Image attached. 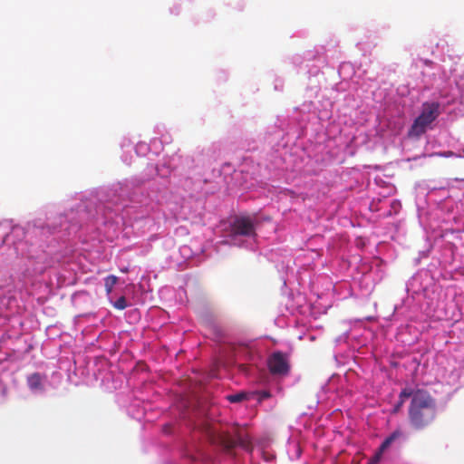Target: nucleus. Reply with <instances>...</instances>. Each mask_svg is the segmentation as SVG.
I'll use <instances>...</instances> for the list:
<instances>
[{
	"label": "nucleus",
	"mask_w": 464,
	"mask_h": 464,
	"mask_svg": "<svg viewBox=\"0 0 464 464\" xmlns=\"http://www.w3.org/2000/svg\"><path fill=\"white\" fill-rule=\"evenodd\" d=\"M87 345L83 346L82 353L73 354V368L69 370L67 382L78 386L84 384L87 380Z\"/></svg>",
	"instance_id": "6"
},
{
	"label": "nucleus",
	"mask_w": 464,
	"mask_h": 464,
	"mask_svg": "<svg viewBox=\"0 0 464 464\" xmlns=\"http://www.w3.org/2000/svg\"><path fill=\"white\" fill-rule=\"evenodd\" d=\"M402 432L400 430H394L388 436L381 444L377 452L369 459L368 464H377L380 462L382 453L394 442L396 440L402 437Z\"/></svg>",
	"instance_id": "9"
},
{
	"label": "nucleus",
	"mask_w": 464,
	"mask_h": 464,
	"mask_svg": "<svg viewBox=\"0 0 464 464\" xmlns=\"http://www.w3.org/2000/svg\"><path fill=\"white\" fill-rule=\"evenodd\" d=\"M14 301V297L11 295H7L5 294V291L2 287H0V314H2L5 310L11 306Z\"/></svg>",
	"instance_id": "11"
},
{
	"label": "nucleus",
	"mask_w": 464,
	"mask_h": 464,
	"mask_svg": "<svg viewBox=\"0 0 464 464\" xmlns=\"http://www.w3.org/2000/svg\"><path fill=\"white\" fill-rule=\"evenodd\" d=\"M269 371L274 375H286L289 372L290 365L285 353L275 352L268 360Z\"/></svg>",
	"instance_id": "8"
},
{
	"label": "nucleus",
	"mask_w": 464,
	"mask_h": 464,
	"mask_svg": "<svg viewBox=\"0 0 464 464\" xmlns=\"http://www.w3.org/2000/svg\"><path fill=\"white\" fill-rule=\"evenodd\" d=\"M436 418V403L430 393L416 390L409 407L410 423L418 430L429 426Z\"/></svg>",
	"instance_id": "3"
},
{
	"label": "nucleus",
	"mask_w": 464,
	"mask_h": 464,
	"mask_svg": "<svg viewBox=\"0 0 464 464\" xmlns=\"http://www.w3.org/2000/svg\"><path fill=\"white\" fill-rule=\"evenodd\" d=\"M415 392L416 391H413L410 388L403 389L401 392L400 396H399V398H400L399 406H401L404 402L405 399L410 398V397H411V399H412L415 394Z\"/></svg>",
	"instance_id": "14"
},
{
	"label": "nucleus",
	"mask_w": 464,
	"mask_h": 464,
	"mask_svg": "<svg viewBox=\"0 0 464 464\" xmlns=\"http://www.w3.org/2000/svg\"><path fill=\"white\" fill-rule=\"evenodd\" d=\"M84 317H87L86 313H82V314H80L74 316L73 331L75 332V339H78L79 335L81 336V339H83L87 334V325L82 324L81 323V320Z\"/></svg>",
	"instance_id": "10"
},
{
	"label": "nucleus",
	"mask_w": 464,
	"mask_h": 464,
	"mask_svg": "<svg viewBox=\"0 0 464 464\" xmlns=\"http://www.w3.org/2000/svg\"><path fill=\"white\" fill-rule=\"evenodd\" d=\"M258 401H263L271 397V393L268 391H261L257 393Z\"/></svg>",
	"instance_id": "17"
},
{
	"label": "nucleus",
	"mask_w": 464,
	"mask_h": 464,
	"mask_svg": "<svg viewBox=\"0 0 464 464\" xmlns=\"http://www.w3.org/2000/svg\"><path fill=\"white\" fill-rule=\"evenodd\" d=\"M438 102L424 103L421 113L415 119L411 127L410 134L420 136L426 131L427 127L433 122L440 114Z\"/></svg>",
	"instance_id": "4"
},
{
	"label": "nucleus",
	"mask_w": 464,
	"mask_h": 464,
	"mask_svg": "<svg viewBox=\"0 0 464 464\" xmlns=\"http://www.w3.org/2000/svg\"><path fill=\"white\" fill-rule=\"evenodd\" d=\"M117 282H118V277L115 276H112V275L108 276L105 278L104 286H105V290H106L107 294L111 293L114 285L117 284Z\"/></svg>",
	"instance_id": "13"
},
{
	"label": "nucleus",
	"mask_w": 464,
	"mask_h": 464,
	"mask_svg": "<svg viewBox=\"0 0 464 464\" xmlns=\"http://www.w3.org/2000/svg\"><path fill=\"white\" fill-rule=\"evenodd\" d=\"M246 397H247L246 393H245V392H238V393H236V394L228 395L227 397V399L231 403H237V402H240V401L246 400Z\"/></svg>",
	"instance_id": "15"
},
{
	"label": "nucleus",
	"mask_w": 464,
	"mask_h": 464,
	"mask_svg": "<svg viewBox=\"0 0 464 464\" xmlns=\"http://www.w3.org/2000/svg\"><path fill=\"white\" fill-rule=\"evenodd\" d=\"M203 430L209 441L228 452L237 446L250 451L252 444L249 435L238 425H235L231 431L220 430L216 424H205Z\"/></svg>",
	"instance_id": "2"
},
{
	"label": "nucleus",
	"mask_w": 464,
	"mask_h": 464,
	"mask_svg": "<svg viewBox=\"0 0 464 464\" xmlns=\"http://www.w3.org/2000/svg\"><path fill=\"white\" fill-rule=\"evenodd\" d=\"M112 305L118 310H123L128 306V303L125 296H121L112 304Z\"/></svg>",
	"instance_id": "16"
},
{
	"label": "nucleus",
	"mask_w": 464,
	"mask_h": 464,
	"mask_svg": "<svg viewBox=\"0 0 464 464\" xmlns=\"http://www.w3.org/2000/svg\"><path fill=\"white\" fill-rule=\"evenodd\" d=\"M87 196L65 211L53 208L44 218L38 217L24 225L14 219L0 220V263L20 259L19 271L24 286L49 281L58 287L87 283V270L71 249V242L87 243Z\"/></svg>",
	"instance_id": "1"
},
{
	"label": "nucleus",
	"mask_w": 464,
	"mask_h": 464,
	"mask_svg": "<svg viewBox=\"0 0 464 464\" xmlns=\"http://www.w3.org/2000/svg\"><path fill=\"white\" fill-rule=\"evenodd\" d=\"M232 236H243L255 237L256 236L255 224L251 218L237 217L231 224Z\"/></svg>",
	"instance_id": "7"
},
{
	"label": "nucleus",
	"mask_w": 464,
	"mask_h": 464,
	"mask_svg": "<svg viewBox=\"0 0 464 464\" xmlns=\"http://www.w3.org/2000/svg\"><path fill=\"white\" fill-rule=\"evenodd\" d=\"M425 63H426V64H431V63H432V62H431V61H428V60H427V61H425Z\"/></svg>",
	"instance_id": "18"
},
{
	"label": "nucleus",
	"mask_w": 464,
	"mask_h": 464,
	"mask_svg": "<svg viewBox=\"0 0 464 464\" xmlns=\"http://www.w3.org/2000/svg\"><path fill=\"white\" fill-rule=\"evenodd\" d=\"M53 382H49L46 375L39 372L28 374L26 377V384L32 394L34 396H44L53 388H57L56 384L60 383V379H52Z\"/></svg>",
	"instance_id": "5"
},
{
	"label": "nucleus",
	"mask_w": 464,
	"mask_h": 464,
	"mask_svg": "<svg viewBox=\"0 0 464 464\" xmlns=\"http://www.w3.org/2000/svg\"><path fill=\"white\" fill-rule=\"evenodd\" d=\"M72 303L74 306L78 307L82 304H84L87 301V291L86 290H79L75 291L71 297Z\"/></svg>",
	"instance_id": "12"
}]
</instances>
